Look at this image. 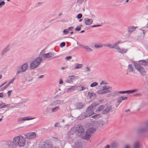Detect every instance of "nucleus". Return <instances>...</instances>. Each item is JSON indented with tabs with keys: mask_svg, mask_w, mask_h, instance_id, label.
I'll use <instances>...</instances> for the list:
<instances>
[{
	"mask_svg": "<svg viewBox=\"0 0 148 148\" xmlns=\"http://www.w3.org/2000/svg\"><path fill=\"white\" fill-rule=\"evenodd\" d=\"M84 69L85 71L86 72L89 71H90V69L89 67H86Z\"/></svg>",
	"mask_w": 148,
	"mask_h": 148,
	"instance_id": "55",
	"label": "nucleus"
},
{
	"mask_svg": "<svg viewBox=\"0 0 148 148\" xmlns=\"http://www.w3.org/2000/svg\"><path fill=\"white\" fill-rule=\"evenodd\" d=\"M98 85V83L96 82H94L91 84L90 86V87H92Z\"/></svg>",
	"mask_w": 148,
	"mask_h": 148,
	"instance_id": "44",
	"label": "nucleus"
},
{
	"mask_svg": "<svg viewBox=\"0 0 148 148\" xmlns=\"http://www.w3.org/2000/svg\"><path fill=\"white\" fill-rule=\"evenodd\" d=\"M54 53L52 52H48L47 53L44 54L42 55V57L44 59L48 58L54 56Z\"/></svg>",
	"mask_w": 148,
	"mask_h": 148,
	"instance_id": "12",
	"label": "nucleus"
},
{
	"mask_svg": "<svg viewBox=\"0 0 148 148\" xmlns=\"http://www.w3.org/2000/svg\"><path fill=\"white\" fill-rule=\"evenodd\" d=\"M103 46V45L102 44H100L98 45L97 44H95L94 45V47L96 48H99L102 47Z\"/></svg>",
	"mask_w": 148,
	"mask_h": 148,
	"instance_id": "40",
	"label": "nucleus"
},
{
	"mask_svg": "<svg viewBox=\"0 0 148 148\" xmlns=\"http://www.w3.org/2000/svg\"><path fill=\"white\" fill-rule=\"evenodd\" d=\"M96 131V129L93 127H90L88 129L86 132H88L90 133H93Z\"/></svg>",
	"mask_w": 148,
	"mask_h": 148,
	"instance_id": "32",
	"label": "nucleus"
},
{
	"mask_svg": "<svg viewBox=\"0 0 148 148\" xmlns=\"http://www.w3.org/2000/svg\"><path fill=\"white\" fill-rule=\"evenodd\" d=\"M87 0H77V2L79 4H81L84 2H86Z\"/></svg>",
	"mask_w": 148,
	"mask_h": 148,
	"instance_id": "47",
	"label": "nucleus"
},
{
	"mask_svg": "<svg viewBox=\"0 0 148 148\" xmlns=\"http://www.w3.org/2000/svg\"><path fill=\"white\" fill-rule=\"evenodd\" d=\"M7 144L9 145V147L11 148H16V145L14 142H12V141H8L7 142Z\"/></svg>",
	"mask_w": 148,
	"mask_h": 148,
	"instance_id": "19",
	"label": "nucleus"
},
{
	"mask_svg": "<svg viewBox=\"0 0 148 148\" xmlns=\"http://www.w3.org/2000/svg\"><path fill=\"white\" fill-rule=\"evenodd\" d=\"M76 76L74 75L69 76L68 77L66 82L67 83H71L72 82L73 80H74L75 79H77V78H76Z\"/></svg>",
	"mask_w": 148,
	"mask_h": 148,
	"instance_id": "15",
	"label": "nucleus"
},
{
	"mask_svg": "<svg viewBox=\"0 0 148 148\" xmlns=\"http://www.w3.org/2000/svg\"><path fill=\"white\" fill-rule=\"evenodd\" d=\"M8 49L7 47H6L1 52V55L3 56L8 51Z\"/></svg>",
	"mask_w": 148,
	"mask_h": 148,
	"instance_id": "37",
	"label": "nucleus"
},
{
	"mask_svg": "<svg viewBox=\"0 0 148 148\" xmlns=\"http://www.w3.org/2000/svg\"><path fill=\"white\" fill-rule=\"evenodd\" d=\"M122 42L121 41H119L115 43L114 45H110L109 44H107L106 45H104L105 46L108 47H109L110 48H115L116 49V47L117 45Z\"/></svg>",
	"mask_w": 148,
	"mask_h": 148,
	"instance_id": "11",
	"label": "nucleus"
},
{
	"mask_svg": "<svg viewBox=\"0 0 148 148\" xmlns=\"http://www.w3.org/2000/svg\"><path fill=\"white\" fill-rule=\"evenodd\" d=\"M127 99V97L121 96L117 99V102L120 103L122 101L125 100Z\"/></svg>",
	"mask_w": 148,
	"mask_h": 148,
	"instance_id": "23",
	"label": "nucleus"
},
{
	"mask_svg": "<svg viewBox=\"0 0 148 148\" xmlns=\"http://www.w3.org/2000/svg\"><path fill=\"white\" fill-rule=\"evenodd\" d=\"M97 105V104L96 103L93 102L88 107L86 110L85 117L94 114V112L92 109Z\"/></svg>",
	"mask_w": 148,
	"mask_h": 148,
	"instance_id": "4",
	"label": "nucleus"
},
{
	"mask_svg": "<svg viewBox=\"0 0 148 148\" xmlns=\"http://www.w3.org/2000/svg\"><path fill=\"white\" fill-rule=\"evenodd\" d=\"M34 77H31L26 79L27 81L29 83H31L33 81Z\"/></svg>",
	"mask_w": 148,
	"mask_h": 148,
	"instance_id": "43",
	"label": "nucleus"
},
{
	"mask_svg": "<svg viewBox=\"0 0 148 148\" xmlns=\"http://www.w3.org/2000/svg\"><path fill=\"white\" fill-rule=\"evenodd\" d=\"M108 84V82L107 81L104 80L102 81L100 84V85H102L103 84Z\"/></svg>",
	"mask_w": 148,
	"mask_h": 148,
	"instance_id": "46",
	"label": "nucleus"
},
{
	"mask_svg": "<svg viewBox=\"0 0 148 148\" xmlns=\"http://www.w3.org/2000/svg\"><path fill=\"white\" fill-rule=\"evenodd\" d=\"M138 62L139 64L140 65L144 66H148V63H147L146 61L142 60H139L138 61Z\"/></svg>",
	"mask_w": 148,
	"mask_h": 148,
	"instance_id": "28",
	"label": "nucleus"
},
{
	"mask_svg": "<svg viewBox=\"0 0 148 148\" xmlns=\"http://www.w3.org/2000/svg\"><path fill=\"white\" fill-rule=\"evenodd\" d=\"M118 92H114L110 94V96H112L113 97H114L116 95H118Z\"/></svg>",
	"mask_w": 148,
	"mask_h": 148,
	"instance_id": "45",
	"label": "nucleus"
},
{
	"mask_svg": "<svg viewBox=\"0 0 148 148\" xmlns=\"http://www.w3.org/2000/svg\"><path fill=\"white\" fill-rule=\"evenodd\" d=\"M24 136L27 139L30 140L36 138V134L35 132H32L25 134Z\"/></svg>",
	"mask_w": 148,
	"mask_h": 148,
	"instance_id": "9",
	"label": "nucleus"
},
{
	"mask_svg": "<svg viewBox=\"0 0 148 148\" xmlns=\"http://www.w3.org/2000/svg\"><path fill=\"white\" fill-rule=\"evenodd\" d=\"M44 76V75H40V76H38V78L41 79V78H42Z\"/></svg>",
	"mask_w": 148,
	"mask_h": 148,
	"instance_id": "61",
	"label": "nucleus"
},
{
	"mask_svg": "<svg viewBox=\"0 0 148 148\" xmlns=\"http://www.w3.org/2000/svg\"><path fill=\"white\" fill-rule=\"evenodd\" d=\"M83 47L88 52H92L93 51V50L92 49L90 48L87 45L83 46Z\"/></svg>",
	"mask_w": 148,
	"mask_h": 148,
	"instance_id": "33",
	"label": "nucleus"
},
{
	"mask_svg": "<svg viewBox=\"0 0 148 148\" xmlns=\"http://www.w3.org/2000/svg\"><path fill=\"white\" fill-rule=\"evenodd\" d=\"M95 94L94 93H92L90 92H88V96L90 98H91V97H92L94 95H95Z\"/></svg>",
	"mask_w": 148,
	"mask_h": 148,
	"instance_id": "41",
	"label": "nucleus"
},
{
	"mask_svg": "<svg viewBox=\"0 0 148 148\" xmlns=\"http://www.w3.org/2000/svg\"><path fill=\"white\" fill-rule=\"evenodd\" d=\"M42 2H38V3H37L36 4V5L37 6H38L39 5H40L42 4Z\"/></svg>",
	"mask_w": 148,
	"mask_h": 148,
	"instance_id": "62",
	"label": "nucleus"
},
{
	"mask_svg": "<svg viewBox=\"0 0 148 148\" xmlns=\"http://www.w3.org/2000/svg\"><path fill=\"white\" fill-rule=\"evenodd\" d=\"M104 108V106L103 105H101L99 106L98 108L96 110L95 112H97L102 110Z\"/></svg>",
	"mask_w": 148,
	"mask_h": 148,
	"instance_id": "30",
	"label": "nucleus"
},
{
	"mask_svg": "<svg viewBox=\"0 0 148 148\" xmlns=\"http://www.w3.org/2000/svg\"><path fill=\"white\" fill-rule=\"evenodd\" d=\"M101 26V25H92L91 27H99V26Z\"/></svg>",
	"mask_w": 148,
	"mask_h": 148,
	"instance_id": "58",
	"label": "nucleus"
},
{
	"mask_svg": "<svg viewBox=\"0 0 148 148\" xmlns=\"http://www.w3.org/2000/svg\"><path fill=\"white\" fill-rule=\"evenodd\" d=\"M136 131L139 135L148 133V127L144 123L137 129Z\"/></svg>",
	"mask_w": 148,
	"mask_h": 148,
	"instance_id": "6",
	"label": "nucleus"
},
{
	"mask_svg": "<svg viewBox=\"0 0 148 148\" xmlns=\"http://www.w3.org/2000/svg\"><path fill=\"white\" fill-rule=\"evenodd\" d=\"M135 68L138 71L140 74L143 76L146 73V71L145 69L142 67L139 64L135 63L134 64Z\"/></svg>",
	"mask_w": 148,
	"mask_h": 148,
	"instance_id": "8",
	"label": "nucleus"
},
{
	"mask_svg": "<svg viewBox=\"0 0 148 148\" xmlns=\"http://www.w3.org/2000/svg\"><path fill=\"white\" fill-rule=\"evenodd\" d=\"M22 73H24L22 70L21 66H19L17 67L16 69V75H18Z\"/></svg>",
	"mask_w": 148,
	"mask_h": 148,
	"instance_id": "22",
	"label": "nucleus"
},
{
	"mask_svg": "<svg viewBox=\"0 0 148 148\" xmlns=\"http://www.w3.org/2000/svg\"><path fill=\"white\" fill-rule=\"evenodd\" d=\"M16 106V105H11L10 104L6 105V107H7L8 108H15Z\"/></svg>",
	"mask_w": 148,
	"mask_h": 148,
	"instance_id": "39",
	"label": "nucleus"
},
{
	"mask_svg": "<svg viewBox=\"0 0 148 148\" xmlns=\"http://www.w3.org/2000/svg\"><path fill=\"white\" fill-rule=\"evenodd\" d=\"M69 32V30H68L67 29H64L63 31V33H64V34H65V35H66V34H68V33Z\"/></svg>",
	"mask_w": 148,
	"mask_h": 148,
	"instance_id": "52",
	"label": "nucleus"
},
{
	"mask_svg": "<svg viewBox=\"0 0 148 148\" xmlns=\"http://www.w3.org/2000/svg\"><path fill=\"white\" fill-rule=\"evenodd\" d=\"M5 4V2L4 1H2L0 2V8H1Z\"/></svg>",
	"mask_w": 148,
	"mask_h": 148,
	"instance_id": "51",
	"label": "nucleus"
},
{
	"mask_svg": "<svg viewBox=\"0 0 148 148\" xmlns=\"http://www.w3.org/2000/svg\"><path fill=\"white\" fill-rule=\"evenodd\" d=\"M102 86H98L97 88V89H102Z\"/></svg>",
	"mask_w": 148,
	"mask_h": 148,
	"instance_id": "59",
	"label": "nucleus"
},
{
	"mask_svg": "<svg viewBox=\"0 0 148 148\" xmlns=\"http://www.w3.org/2000/svg\"><path fill=\"white\" fill-rule=\"evenodd\" d=\"M82 145L81 143L77 142L75 143L74 148H82Z\"/></svg>",
	"mask_w": 148,
	"mask_h": 148,
	"instance_id": "27",
	"label": "nucleus"
},
{
	"mask_svg": "<svg viewBox=\"0 0 148 148\" xmlns=\"http://www.w3.org/2000/svg\"><path fill=\"white\" fill-rule=\"evenodd\" d=\"M82 15L81 14H78L77 16L76 17L78 19H79L82 18Z\"/></svg>",
	"mask_w": 148,
	"mask_h": 148,
	"instance_id": "50",
	"label": "nucleus"
},
{
	"mask_svg": "<svg viewBox=\"0 0 148 148\" xmlns=\"http://www.w3.org/2000/svg\"><path fill=\"white\" fill-rule=\"evenodd\" d=\"M85 24L86 25H89L92 23L93 21L92 18H86L85 19Z\"/></svg>",
	"mask_w": 148,
	"mask_h": 148,
	"instance_id": "17",
	"label": "nucleus"
},
{
	"mask_svg": "<svg viewBox=\"0 0 148 148\" xmlns=\"http://www.w3.org/2000/svg\"><path fill=\"white\" fill-rule=\"evenodd\" d=\"M17 145L20 147H23L26 143V139L25 137L22 135H19L15 136L13 139Z\"/></svg>",
	"mask_w": 148,
	"mask_h": 148,
	"instance_id": "3",
	"label": "nucleus"
},
{
	"mask_svg": "<svg viewBox=\"0 0 148 148\" xmlns=\"http://www.w3.org/2000/svg\"><path fill=\"white\" fill-rule=\"evenodd\" d=\"M72 58V57L71 56H67L65 58V59L66 60H69Z\"/></svg>",
	"mask_w": 148,
	"mask_h": 148,
	"instance_id": "57",
	"label": "nucleus"
},
{
	"mask_svg": "<svg viewBox=\"0 0 148 148\" xmlns=\"http://www.w3.org/2000/svg\"><path fill=\"white\" fill-rule=\"evenodd\" d=\"M125 148H130V147L129 145H125Z\"/></svg>",
	"mask_w": 148,
	"mask_h": 148,
	"instance_id": "64",
	"label": "nucleus"
},
{
	"mask_svg": "<svg viewBox=\"0 0 148 148\" xmlns=\"http://www.w3.org/2000/svg\"><path fill=\"white\" fill-rule=\"evenodd\" d=\"M34 119V118H29L28 117H25L18 118V122H21L22 121H25L26 120H32Z\"/></svg>",
	"mask_w": 148,
	"mask_h": 148,
	"instance_id": "18",
	"label": "nucleus"
},
{
	"mask_svg": "<svg viewBox=\"0 0 148 148\" xmlns=\"http://www.w3.org/2000/svg\"><path fill=\"white\" fill-rule=\"evenodd\" d=\"M136 28V27L133 26L128 27L127 28L128 32L131 33L135 31Z\"/></svg>",
	"mask_w": 148,
	"mask_h": 148,
	"instance_id": "25",
	"label": "nucleus"
},
{
	"mask_svg": "<svg viewBox=\"0 0 148 148\" xmlns=\"http://www.w3.org/2000/svg\"><path fill=\"white\" fill-rule=\"evenodd\" d=\"M118 145V144L115 142L113 143L112 145V146L114 148H116Z\"/></svg>",
	"mask_w": 148,
	"mask_h": 148,
	"instance_id": "48",
	"label": "nucleus"
},
{
	"mask_svg": "<svg viewBox=\"0 0 148 148\" xmlns=\"http://www.w3.org/2000/svg\"><path fill=\"white\" fill-rule=\"evenodd\" d=\"M83 66V64H78L77 63L75 65V66L74 68V69H79L81 68Z\"/></svg>",
	"mask_w": 148,
	"mask_h": 148,
	"instance_id": "34",
	"label": "nucleus"
},
{
	"mask_svg": "<svg viewBox=\"0 0 148 148\" xmlns=\"http://www.w3.org/2000/svg\"><path fill=\"white\" fill-rule=\"evenodd\" d=\"M85 105L84 103L81 102L77 103L74 105V109L80 110L82 109Z\"/></svg>",
	"mask_w": 148,
	"mask_h": 148,
	"instance_id": "10",
	"label": "nucleus"
},
{
	"mask_svg": "<svg viewBox=\"0 0 148 148\" xmlns=\"http://www.w3.org/2000/svg\"><path fill=\"white\" fill-rule=\"evenodd\" d=\"M116 49L118 50V52L121 53H126L128 50L127 49H126L124 48L120 49L118 45L117 46V47H116Z\"/></svg>",
	"mask_w": 148,
	"mask_h": 148,
	"instance_id": "14",
	"label": "nucleus"
},
{
	"mask_svg": "<svg viewBox=\"0 0 148 148\" xmlns=\"http://www.w3.org/2000/svg\"><path fill=\"white\" fill-rule=\"evenodd\" d=\"M15 79V77H14V78L10 82H9L5 86H4L3 87L1 90H3L5 89L6 88L8 87L10 84L12 83L14 81V80Z\"/></svg>",
	"mask_w": 148,
	"mask_h": 148,
	"instance_id": "24",
	"label": "nucleus"
},
{
	"mask_svg": "<svg viewBox=\"0 0 148 148\" xmlns=\"http://www.w3.org/2000/svg\"><path fill=\"white\" fill-rule=\"evenodd\" d=\"M42 60V58L39 57L34 60L30 64L29 66L30 69H33L37 68L40 64Z\"/></svg>",
	"mask_w": 148,
	"mask_h": 148,
	"instance_id": "5",
	"label": "nucleus"
},
{
	"mask_svg": "<svg viewBox=\"0 0 148 148\" xmlns=\"http://www.w3.org/2000/svg\"><path fill=\"white\" fill-rule=\"evenodd\" d=\"M12 92V90H10L8 92V97H10V96Z\"/></svg>",
	"mask_w": 148,
	"mask_h": 148,
	"instance_id": "56",
	"label": "nucleus"
},
{
	"mask_svg": "<svg viewBox=\"0 0 148 148\" xmlns=\"http://www.w3.org/2000/svg\"><path fill=\"white\" fill-rule=\"evenodd\" d=\"M139 143L138 141H136L134 143V148H139Z\"/></svg>",
	"mask_w": 148,
	"mask_h": 148,
	"instance_id": "36",
	"label": "nucleus"
},
{
	"mask_svg": "<svg viewBox=\"0 0 148 148\" xmlns=\"http://www.w3.org/2000/svg\"><path fill=\"white\" fill-rule=\"evenodd\" d=\"M108 118H107L106 120V121H101L99 123V125L100 126H103L106 123H107L108 121Z\"/></svg>",
	"mask_w": 148,
	"mask_h": 148,
	"instance_id": "38",
	"label": "nucleus"
},
{
	"mask_svg": "<svg viewBox=\"0 0 148 148\" xmlns=\"http://www.w3.org/2000/svg\"><path fill=\"white\" fill-rule=\"evenodd\" d=\"M74 128L75 133L81 138L88 140L90 137V133L88 132H84V129L83 126L80 124L77 125L76 127H73Z\"/></svg>",
	"mask_w": 148,
	"mask_h": 148,
	"instance_id": "2",
	"label": "nucleus"
},
{
	"mask_svg": "<svg viewBox=\"0 0 148 148\" xmlns=\"http://www.w3.org/2000/svg\"><path fill=\"white\" fill-rule=\"evenodd\" d=\"M6 107V105L3 103H1L0 104V109Z\"/></svg>",
	"mask_w": 148,
	"mask_h": 148,
	"instance_id": "42",
	"label": "nucleus"
},
{
	"mask_svg": "<svg viewBox=\"0 0 148 148\" xmlns=\"http://www.w3.org/2000/svg\"><path fill=\"white\" fill-rule=\"evenodd\" d=\"M76 86H71V87L67 88V91L72 92L76 89Z\"/></svg>",
	"mask_w": 148,
	"mask_h": 148,
	"instance_id": "29",
	"label": "nucleus"
},
{
	"mask_svg": "<svg viewBox=\"0 0 148 148\" xmlns=\"http://www.w3.org/2000/svg\"><path fill=\"white\" fill-rule=\"evenodd\" d=\"M81 28L80 27L77 26L76 28L75 29V30L77 31H79L81 30Z\"/></svg>",
	"mask_w": 148,
	"mask_h": 148,
	"instance_id": "54",
	"label": "nucleus"
},
{
	"mask_svg": "<svg viewBox=\"0 0 148 148\" xmlns=\"http://www.w3.org/2000/svg\"><path fill=\"white\" fill-rule=\"evenodd\" d=\"M76 89H77V90L79 91H82L84 90L86 88L85 87L83 86L82 85H80L79 86H76Z\"/></svg>",
	"mask_w": 148,
	"mask_h": 148,
	"instance_id": "26",
	"label": "nucleus"
},
{
	"mask_svg": "<svg viewBox=\"0 0 148 148\" xmlns=\"http://www.w3.org/2000/svg\"><path fill=\"white\" fill-rule=\"evenodd\" d=\"M65 45V43L64 42H62L61 43L60 45V46L61 47H63Z\"/></svg>",
	"mask_w": 148,
	"mask_h": 148,
	"instance_id": "53",
	"label": "nucleus"
},
{
	"mask_svg": "<svg viewBox=\"0 0 148 148\" xmlns=\"http://www.w3.org/2000/svg\"><path fill=\"white\" fill-rule=\"evenodd\" d=\"M7 82L6 81L5 82L3 83L1 85V86H3L4 85H5V84H6L7 83Z\"/></svg>",
	"mask_w": 148,
	"mask_h": 148,
	"instance_id": "63",
	"label": "nucleus"
},
{
	"mask_svg": "<svg viewBox=\"0 0 148 148\" xmlns=\"http://www.w3.org/2000/svg\"><path fill=\"white\" fill-rule=\"evenodd\" d=\"M21 66L24 72H25L28 68V64L27 63L23 64Z\"/></svg>",
	"mask_w": 148,
	"mask_h": 148,
	"instance_id": "21",
	"label": "nucleus"
},
{
	"mask_svg": "<svg viewBox=\"0 0 148 148\" xmlns=\"http://www.w3.org/2000/svg\"><path fill=\"white\" fill-rule=\"evenodd\" d=\"M102 114H96L92 116V118L95 119H97L101 116Z\"/></svg>",
	"mask_w": 148,
	"mask_h": 148,
	"instance_id": "31",
	"label": "nucleus"
},
{
	"mask_svg": "<svg viewBox=\"0 0 148 148\" xmlns=\"http://www.w3.org/2000/svg\"><path fill=\"white\" fill-rule=\"evenodd\" d=\"M73 26H71V27H69L68 29V30H70V31H72L73 30Z\"/></svg>",
	"mask_w": 148,
	"mask_h": 148,
	"instance_id": "60",
	"label": "nucleus"
},
{
	"mask_svg": "<svg viewBox=\"0 0 148 148\" xmlns=\"http://www.w3.org/2000/svg\"><path fill=\"white\" fill-rule=\"evenodd\" d=\"M112 91V87L107 85H104L102 86V89L98 90L97 92L99 94H103L109 93Z\"/></svg>",
	"mask_w": 148,
	"mask_h": 148,
	"instance_id": "7",
	"label": "nucleus"
},
{
	"mask_svg": "<svg viewBox=\"0 0 148 148\" xmlns=\"http://www.w3.org/2000/svg\"><path fill=\"white\" fill-rule=\"evenodd\" d=\"M57 97V96H56L53 98H51L48 100L49 106L50 108L49 109L47 110V112H49L51 113H54L57 112L60 109L59 105L64 103V100L53 99H56Z\"/></svg>",
	"mask_w": 148,
	"mask_h": 148,
	"instance_id": "1",
	"label": "nucleus"
},
{
	"mask_svg": "<svg viewBox=\"0 0 148 148\" xmlns=\"http://www.w3.org/2000/svg\"><path fill=\"white\" fill-rule=\"evenodd\" d=\"M137 90H128L127 91H121L118 92V93L123 94H130L135 92Z\"/></svg>",
	"mask_w": 148,
	"mask_h": 148,
	"instance_id": "16",
	"label": "nucleus"
},
{
	"mask_svg": "<svg viewBox=\"0 0 148 148\" xmlns=\"http://www.w3.org/2000/svg\"><path fill=\"white\" fill-rule=\"evenodd\" d=\"M74 129V128L72 127L67 134V135L70 138H71L73 136V135L74 133H75Z\"/></svg>",
	"mask_w": 148,
	"mask_h": 148,
	"instance_id": "20",
	"label": "nucleus"
},
{
	"mask_svg": "<svg viewBox=\"0 0 148 148\" xmlns=\"http://www.w3.org/2000/svg\"><path fill=\"white\" fill-rule=\"evenodd\" d=\"M54 126L55 127H61V126L60 123H56L54 125Z\"/></svg>",
	"mask_w": 148,
	"mask_h": 148,
	"instance_id": "49",
	"label": "nucleus"
},
{
	"mask_svg": "<svg viewBox=\"0 0 148 148\" xmlns=\"http://www.w3.org/2000/svg\"><path fill=\"white\" fill-rule=\"evenodd\" d=\"M133 67L131 64H129L128 65V69L129 72H131L133 71Z\"/></svg>",
	"mask_w": 148,
	"mask_h": 148,
	"instance_id": "35",
	"label": "nucleus"
},
{
	"mask_svg": "<svg viewBox=\"0 0 148 148\" xmlns=\"http://www.w3.org/2000/svg\"><path fill=\"white\" fill-rule=\"evenodd\" d=\"M112 109V107L110 106L106 107L102 111V113L103 114H106L110 112Z\"/></svg>",
	"mask_w": 148,
	"mask_h": 148,
	"instance_id": "13",
	"label": "nucleus"
}]
</instances>
